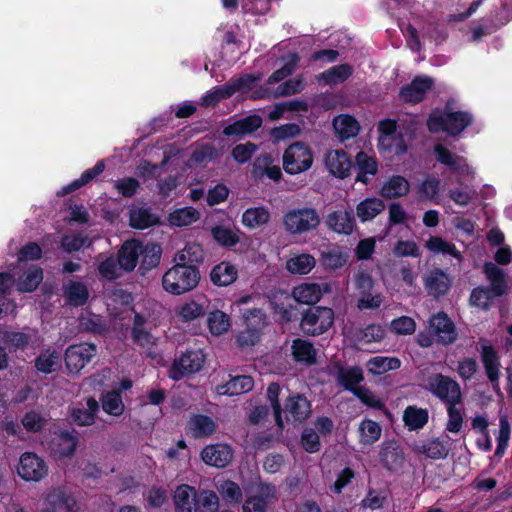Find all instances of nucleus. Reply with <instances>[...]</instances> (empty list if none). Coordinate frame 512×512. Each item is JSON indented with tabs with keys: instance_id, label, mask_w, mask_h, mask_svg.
Listing matches in <instances>:
<instances>
[{
	"instance_id": "c85d7f7f",
	"label": "nucleus",
	"mask_w": 512,
	"mask_h": 512,
	"mask_svg": "<svg viewBox=\"0 0 512 512\" xmlns=\"http://www.w3.org/2000/svg\"><path fill=\"white\" fill-rule=\"evenodd\" d=\"M196 490L188 484H181L176 488L173 496L176 512H195Z\"/></svg>"
},
{
	"instance_id": "2eb2a0df",
	"label": "nucleus",
	"mask_w": 512,
	"mask_h": 512,
	"mask_svg": "<svg viewBox=\"0 0 512 512\" xmlns=\"http://www.w3.org/2000/svg\"><path fill=\"white\" fill-rule=\"evenodd\" d=\"M234 451L228 444L216 443L205 446L201 453L202 461L216 468L227 467L233 459Z\"/></svg>"
},
{
	"instance_id": "774afa93",
	"label": "nucleus",
	"mask_w": 512,
	"mask_h": 512,
	"mask_svg": "<svg viewBox=\"0 0 512 512\" xmlns=\"http://www.w3.org/2000/svg\"><path fill=\"white\" fill-rule=\"evenodd\" d=\"M42 257V249L36 242H29L18 251L17 258L20 262L35 261Z\"/></svg>"
},
{
	"instance_id": "a19ab883",
	"label": "nucleus",
	"mask_w": 512,
	"mask_h": 512,
	"mask_svg": "<svg viewBox=\"0 0 512 512\" xmlns=\"http://www.w3.org/2000/svg\"><path fill=\"white\" fill-rule=\"evenodd\" d=\"M385 208L384 202L376 197L362 200L356 207V214L362 222L374 219Z\"/></svg>"
},
{
	"instance_id": "79ce46f5",
	"label": "nucleus",
	"mask_w": 512,
	"mask_h": 512,
	"mask_svg": "<svg viewBox=\"0 0 512 512\" xmlns=\"http://www.w3.org/2000/svg\"><path fill=\"white\" fill-rule=\"evenodd\" d=\"M401 361L396 357L375 356L367 361V371L372 375H381L388 371L397 370Z\"/></svg>"
},
{
	"instance_id": "4c0bfd02",
	"label": "nucleus",
	"mask_w": 512,
	"mask_h": 512,
	"mask_svg": "<svg viewBox=\"0 0 512 512\" xmlns=\"http://www.w3.org/2000/svg\"><path fill=\"white\" fill-rule=\"evenodd\" d=\"M189 429L195 438H204L216 431V424L211 417L196 414L189 421Z\"/></svg>"
},
{
	"instance_id": "aec40b11",
	"label": "nucleus",
	"mask_w": 512,
	"mask_h": 512,
	"mask_svg": "<svg viewBox=\"0 0 512 512\" xmlns=\"http://www.w3.org/2000/svg\"><path fill=\"white\" fill-rule=\"evenodd\" d=\"M141 261L139 266V273L144 276L146 273L160 264L162 257V247L158 243L148 242L144 244L141 241Z\"/></svg>"
},
{
	"instance_id": "0eeeda50",
	"label": "nucleus",
	"mask_w": 512,
	"mask_h": 512,
	"mask_svg": "<svg viewBox=\"0 0 512 512\" xmlns=\"http://www.w3.org/2000/svg\"><path fill=\"white\" fill-rule=\"evenodd\" d=\"M313 164L311 149L304 143L291 144L283 154V169L290 175L307 171Z\"/></svg>"
},
{
	"instance_id": "7c9ffc66",
	"label": "nucleus",
	"mask_w": 512,
	"mask_h": 512,
	"mask_svg": "<svg viewBox=\"0 0 512 512\" xmlns=\"http://www.w3.org/2000/svg\"><path fill=\"white\" fill-rule=\"evenodd\" d=\"M63 294L66 301L76 307L83 306L89 298L86 285L74 280H69L63 285Z\"/></svg>"
},
{
	"instance_id": "37998d69",
	"label": "nucleus",
	"mask_w": 512,
	"mask_h": 512,
	"mask_svg": "<svg viewBox=\"0 0 512 512\" xmlns=\"http://www.w3.org/2000/svg\"><path fill=\"white\" fill-rule=\"evenodd\" d=\"M195 512H216L219 509V497L213 490H196Z\"/></svg>"
},
{
	"instance_id": "9d476101",
	"label": "nucleus",
	"mask_w": 512,
	"mask_h": 512,
	"mask_svg": "<svg viewBox=\"0 0 512 512\" xmlns=\"http://www.w3.org/2000/svg\"><path fill=\"white\" fill-rule=\"evenodd\" d=\"M434 86V79L427 75H417L410 83L399 89V100L405 104L416 105L424 100Z\"/></svg>"
},
{
	"instance_id": "8fccbe9b",
	"label": "nucleus",
	"mask_w": 512,
	"mask_h": 512,
	"mask_svg": "<svg viewBox=\"0 0 512 512\" xmlns=\"http://www.w3.org/2000/svg\"><path fill=\"white\" fill-rule=\"evenodd\" d=\"M200 218V213L193 207L175 209L169 214L168 220L171 225L177 227L188 226Z\"/></svg>"
},
{
	"instance_id": "de8ad7c7",
	"label": "nucleus",
	"mask_w": 512,
	"mask_h": 512,
	"mask_svg": "<svg viewBox=\"0 0 512 512\" xmlns=\"http://www.w3.org/2000/svg\"><path fill=\"white\" fill-rule=\"evenodd\" d=\"M353 73L349 64L335 65L320 74V79L326 84L336 85L346 81Z\"/></svg>"
},
{
	"instance_id": "69168bd1",
	"label": "nucleus",
	"mask_w": 512,
	"mask_h": 512,
	"mask_svg": "<svg viewBox=\"0 0 512 512\" xmlns=\"http://www.w3.org/2000/svg\"><path fill=\"white\" fill-rule=\"evenodd\" d=\"M301 444L308 453H316L320 450L321 443L319 435L312 428H305L301 434Z\"/></svg>"
},
{
	"instance_id": "ea45409f",
	"label": "nucleus",
	"mask_w": 512,
	"mask_h": 512,
	"mask_svg": "<svg viewBox=\"0 0 512 512\" xmlns=\"http://www.w3.org/2000/svg\"><path fill=\"white\" fill-rule=\"evenodd\" d=\"M409 182L401 175H393L381 188V195L388 199L399 198L409 192Z\"/></svg>"
},
{
	"instance_id": "0e129e2a",
	"label": "nucleus",
	"mask_w": 512,
	"mask_h": 512,
	"mask_svg": "<svg viewBox=\"0 0 512 512\" xmlns=\"http://www.w3.org/2000/svg\"><path fill=\"white\" fill-rule=\"evenodd\" d=\"M114 187L123 197L131 198L137 193L140 187V182L134 177H124L122 179H118L115 182Z\"/></svg>"
},
{
	"instance_id": "6e6552de",
	"label": "nucleus",
	"mask_w": 512,
	"mask_h": 512,
	"mask_svg": "<svg viewBox=\"0 0 512 512\" xmlns=\"http://www.w3.org/2000/svg\"><path fill=\"white\" fill-rule=\"evenodd\" d=\"M447 336L448 314L441 311L431 316L428 330L420 331L416 336V342L423 348L430 347L433 343L448 345Z\"/></svg>"
},
{
	"instance_id": "c9c22d12",
	"label": "nucleus",
	"mask_w": 512,
	"mask_h": 512,
	"mask_svg": "<svg viewBox=\"0 0 512 512\" xmlns=\"http://www.w3.org/2000/svg\"><path fill=\"white\" fill-rule=\"evenodd\" d=\"M159 223L157 215L151 212L150 208H136L129 212V224L132 228L143 230Z\"/></svg>"
},
{
	"instance_id": "a211bd4d",
	"label": "nucleus",
	"mask_w": 512,
	"mask_h": 512,
	"mask_svg": "<svg viewBox=\"0 0 512 512\" xmlns=\"http://www.w3.org/2000/svg\"><path fill=\"white\" fill-rule=\"evenodd\" d=\"M210 302L204 295L197 296L180 305L177 308V315L184 323L192 322L206 315Z\"/></svg>"
},
{
	"instance_id": "4d7b16f0",
	"label": "nucleus",
	"mask_w": 512,
	"mask_h": 512,
	"mask_svg": "<svg viewBox=\"0 0 512 512\" xmlns=\"http://www.w3.org/2000/svg\"><path fill=\"white\" fill-rule=\"evenodd\" d=\"M281 392V387L278 383L272 382L267 387V398L270 402L271 408L273 410V414L275 417V422L279 428L284 427L283 419H282V407L279 401V395Z\"/></svg>"
},
{
	"instance_id": "f3484780",
	"label": "nucleus",
	"mask_w": 512,
	"mask_h": 512,
	"mask_svg": "<svg viewBox=\"0 0 512 512\" xmlns=\"http://www.w3.org/2000/svg\"><path fill=\"white\" fill-rule=\"evenodd\" d=\"M326 225L328 229L341 235H351L356 227V221L352 210H336L327 215Z\"/></svg>"
},
{
	"instance_id": "864d4df0",
	"label": "nucleus",
	"mask_w": 512,
	"mask_h": 512,
	"mask_svg": "<svg viewBox=\"0 0 512 512\" xmlns=\"http://www.w3.org/2000/svg\"><path fill=\"white\" fill-rule=\"evenodd\" d=\"M300 61V57L298 53H290L285 59L284 65L275 70L267 79V83L270 85L279 83L284 80L288 76L292 75L296 70V67Z\"/></svg>"
},
{
	"instance_id": "7ed1b4c3",
	"label": "nucleus",
	"mask_w": 512,
	"mask_h": 512,
	"mask_svg": "<svg viewBox=\"0 0 512 512\" xmlns=\"http://www.w3.org/2000/svg\"><path fill=\"white\" fill-rule=\"evenodd\" d=\"M283 224L290 234L301 235L315 230L320 224V216L312 207L291 209L284 214Z\"/></svg>"
},
{
	"instance_id": "f03ea898",
	"label": "nucleus",
	"mask_w": 512,
	"mask_h": 512,
	"mask_svg": "<svg viewBox=\"0 0 512 512\" xmlns=\"http://www.w3.org/2000/svg\"><path fill=\"white\" fill-rule=\"evenodd\" d=\"M300 329L307 336H319L334 323V311L329 307L312 305L302 313Z\"/></svg>"
},
{
	"instance_id": "b1692460",
	"label": "nucleus",
	"mask_w": 512,
	"mask_h": 512,
	"mask_svg": "<svg viewBox=\"0 0 512 512\" xmlns=\"http://www.w3.org/2000/svg\"><path fill=\"white\" fill-rule=\"evenodd\" d=\"M205 316H207L206 322L209 332L214 336H220L226 333L231 327L230 316L217 309L211 303Z\"/></svg>"
},
{
	"instance_id": "dca6fc26",
	"label": "nucleus",
	"mask_w": 512,
	"mask_h": 512,
	"mask_svg": "<svg viewBox=\"0 0 512 512\" xmlns=\"http://www.w3.org/2000/svg\"><path fill=\"white\" fill-rule=\"evenodd\" d=\"M141 254V241L138 239L126 240L117 252L119 269L132 272L138 264Z\"/></svg>"
},
{
	"instance_id": "c03bdc74",
	"label": "nucleus",
	"mask_w": 512,
	"mask_h": 512,
	"mask_svg": "<svg viewBox=\"0 0 512 512\" xmlns=\"http://www.w3.org/2000/svg\"><path fill=\"white\" fill-rule=\"evenodd\" d=\"M269 220L270 213L268 209L260 206L246 209L241 221L245 227L254 229L268 223Z\"/></svg>"
},
{
	"instance_id": "6ab92c4d",
	"label": "nucleus",
	"mask_w": 512,
	"mask_h": 512,
	"mask_svg": "<svg viewBox=\"0 0 512 512\" xmlns=\"http://www.w3.org/2000/svg\"><path fill=\"white\" fill-rule=\"evenodd\" d=\"M364 375L363 371L359 366L343 367L339 366L336 376L337 384L342 386L345 390L353 393L357 392V389H361L362 386L359 384L363 382Z\"/></svg>"
},
{
	"instance_id": "a18cd8bd",
	"label": "nucleus",
	"mask_w": 512,
	"mask_h": 512,
	"mask_svg": "<svg viewBox=\"0 0 512 512\" xmlns=\"http://www.w3.org/2000/svg\"><path fill=\"white\" fill-rule=\"evenodd\" d=\"M426 389L440 398L448 407V376L434 373L427 377Z\"/></svg>"
},
{
	"instance_id": "a878e982",
	"label": "nucleus",
	"mask_w": 512,
	"mask_h": 512,
	"mask_svg": "<svg viewBox=\"0 0 512 512\" xmlns=\"http://www.w3.org/2000/svg\"><path fill=\"white\" fill-rule=\"evenodd\" d=\"M238 278V270L228 261H222L215 265L210 272L211 282L220 287L229 286Z\"/></svg>"
},
{
	"instance_id": "9b49d317",
	"label": "nucleus",
	"mask_w": 512,
	"mask_h": 512,
	"mask_svg": "<svg viewBox=\"0 0 512 512\" xmlns=\"http://www.w3.org/2000/svg\"><path fill=\"white\" fill-rule=\"evenodd\" d=\"M18 475L25 481L38 482L48 473L45 461L33 452H25L19 459Z\"/></svg>"
},
{
	"instance_id": "f704fd0d",
	"label": "nucleus",
	"mask_w": 512,
	"mask_h": 512,
	"mask_svg": "<svg viewBox=\"0 0 512 512\" xmlns=\"http://www.w3.org/2000/svg\"><path fill=\"white\" fill-rule=\"evenodd\" d=\"M481 357L488 379L494 388L498 387L499 362L496 350L490 345H485L482 347Z\"/></svg>"
},
{
	"instance_id": "393cba45",
	"label": "nucleus",
	"mask_w": 512,
	"mask_h": 512,
	"mask_svg": "<svg viewBox=\"0 0 512 512\" xmlns=\"http://www.w3.org/2000/svg\"><path fill=\"white\" fill-rule=\"evenodd\" d=\"M98 411L99 402L94 397H88L86 408H73L70 412V419L78 426H90L95 423Z\"/></svg>"
},
{
	"instance_id": "cd10ccee",
	"label": "nucleus",
	"mask_w": 512,
	"mask_h": 512,
	"mask_svg": "<svg viewBox=\"0 0 512 512\" xmlns=\"http://www.w3.org/2000/svg\"><path fill=\"white\" fill-rule=\"evenodd\" d=\"M213 240L221 247L232 249L240 242L241 231L223 224L215 225L210 230Z\"/></svg>"
},
{
	"instance_id": "39448f33",
	"label": "nucleus",
	"mask_w": 512,
	"mask_h": 512,
	"mask_svg": "<svg viewBox=\"0 0 512 512\" xmlns=\"http://www.w3.org/2000/svg\"><path fill=\"white\" fill-rule=\"evenodd\" d=\"M205 360L206 355L201 349H187L174 359L169 370L170 378L179 381L186 376L199 372Z\"/></svg>"
},
{
	"instance_id": "09e8293b",
	"label": "nucleus",
	"mask_w": 512,
	"mask_h": 512,
	"mask_svg": "<svg viewBox=\"0 0 512 512\" xmlns=\"http://www.w3.org/2000/svg\"><path fill=\"white\" fill-rule=\"evenodd\" d=\"M320 261L325 269L337 270L346 265L348 254L340 247H335L329 251H322Z\"/></svg>"
},
{
	"instance_id": "423d86ee",
	"label": "nucleus",
	"mask_w": 512,
	"mask_h": 512,
	"mask_svg": "<svg viewBox=\"0 0 512 512\" xmlns=\"http://www.w3.org/2000/svg\"><path fill=\"white\" fill-rule=\"evenodd\" d=\"M79 510L74 493L66 486H57L46 493L41 512H79Z\"/></svg>"
},
{
	"instance_id": "5701e85b",
	"label": "nucleus",
	"mask_w": 512,
	"mask_h": 512,
	"mask_svg": "<svg viewBox=\"0 0 512 512\" xmlns=\"http://www.w3.org/2000/svg\"><path fill=\"white\" fill-rule=\"evenodd\" d=\"M254 386V380L249 375H237L230 378L229 381L216 387L219 395L234 396L249 392Z\"/></svg>"
},
{
	"instance_id": "3c124183",
	"label": "nucleus",
	"mask_w": 512,
	"mask_h": 512,
	"mask_svg": "<svg viewBox=\"0 0 512 512\" xmlns=\"http://www.w3.org/2000/svg\"><path fill=\"white\" fill-rule=\"evenodd\" d=\"M59 364V354L55 350H44L34 360L36 370L43 374L54 372Z\"/></svg>"
},
{
	"instance_id": "20e7f679",
	"label": "nucleus",
	"mask_w": 512,
	"mask_h": 512,
	"mask_svg": "<svg viewBox=\"0 0 512 512\" xmlns=\"http://www.w3.org/2000/svg\"><path fill=\"white\" fill-rule=\"evenodd\" d=\"M266 318V313L261 308L246 310L243 314L245 328L236 336L237 344L243 348L258 343L266 326Z\"/></svg>"
},
{
	"instance_id": "bf43d9fd",
	"label": "nucleus",
	"mask_w": 512,
	"mask_h": 512,
	"mask_svg": "<svg viewBox=\"0 0 512 512\" xmlns=\"http://www.w3.org/2000/svg\"><path fill=\"white\" fill-rule=\"evenodd\" d=\"M82 331L96 335H104L108 332L107 324L100 316L92 314L89 317H81L79 320Z\"/></svg>"
},
{
	"instance_id": "49530a36",
	"label": "nucleus",
	"mask_w": 512,
	"mask_h": 512,
	"mask_svg": "<svg viewBox=\"0 0 512 512\" xmlns=\"http://www.w3.org/2000/svg\"><path fill=\"white\" fill-rule=\"evenodd\" d=\"M100 401L105 413L116 417L123 414L125 406L119 391L111 390L104 393Z\"/></svg>"
},
{
	"instance_id": "4468645a",
	"label": "nucleus",
	"mask_w": 512,
	"mask_h": 512,
	"mask_svg": "<svg viewBox=\"0 0 512 512\" xmlns=\"http://www.w3.org/2000/svg\"><path fill=\"white\" fill-rule=\"evenodd\" d=\"M324 164L331 175L339 179L350 176L353 162L343 149L329 150L325 153Z\"/></svg>"
},
{
	"instance_id": "052dcab7",
	"label": "nucleus",
	"mask_w": 512,
	"mask_h": 512,
	"mask_svg": "<svg viewBox=\"0 0 512 512\" xmlns=\"http://www.w3.org/2000/svg\"><path fill=\"white\" fill-rule=\"evenodd\" d=\"M493 297H495L493 292L487 287H476L472 290L470 303L473 306L487 310L491 305Z\"/></svg>"
},
{
	"instance_id": "680f3d73",
	"label": "nucleus",
	"mask_w": 512,
	"mask_h": 512,
	"mask_svg": "<svg viewBox=\"0 0 512 512\" xmlns=\"http://www.w3.org/2000/svg\"><path fill=\"white\" fill-rule=\"evenodd\" d=\"M21 423L27 432L38 433L44 428L46 420L40 413L31 410L24 414Z\"/></svg>"
},
{
	"instance_id": "5fc2aeb1",
	"label": "nucleus",
	"mask_w": 512,
	"mask_h": 512,
	"mask_svg": "<svg viewBox=\"0 0 512 512\" xmlns=\"http://www.w3.org/2000/svg\"><path fill=\"white\" fill-rule=\"evenodd\" d=\"M381 426L378 422L371 419H364L359 425L360 442L364 445H372L381 436Z\"/></svg>"
},
{
	"instance_id": "13d9d810",
	"label": "nucleus",
	"mask_w": 512,
	"mask_h": 512,
	"mask_svg": "<svg viewBox=\"0 0 512 512\" xmlns=\"http://www.w3.org/2000/svg\"><path fill=\"white\" fill-rule=\"evenodd\" d=\"M176 257L180 262L197 266L204 261V250L200 244L189 243Z\"/></svg>"
},
{
	"instance_id": "ddd939ff",
	"label": "nucleus",
	"mask_w": 512,
	"mask_h": 512,
	"mask_svg": "<svg viewBox=\"0 0 512 512\" xmlns=\"http://www.w3.org/2000/svg\"><path fill=\"white\" fill-rule=\"evenodd\" d=\"M379 461L390 472H398L403 468L405 454L403 447L396 440H386L379 451Z\"/></svg>"
},
{
	"instance_id": "58836bf2",
	"label": "nucleus",
	"mask_w": 512,
	"mask_h": 512,
	"mask_svg": "<svg viewBox=\"0 0 512 512\" xmlns=\"http://www.w3.org/2000/svg\"><path fill=\"white\" fill-rule=\"evenodd\" d=\"M429 420L428 410L417 406H407L403 413L405 426L410 430H419L423 428Z\"/></svg>"
},
{
	"instance_id": "338daca9",
	"label": "nucleus",
	"mask_w": 512,
	"mask_h": 512,
	"mask_svg": "<svg viewBox=\"0 0 512 512\" xmlns=\"http://www.w3.org/2000/svg\"><path fill=\"white\" fill-rule=\"evenodd\" d=\"M30 339V335L19 331L6 332L4 335L5 343L14 350H24L29 345Z\"/></svg>"
},
{
	"instance_id": "1a4fd4ad",
	"label": "nucleus",
	"mask_w": 512,
	"mask_h": 512,
	"mask_svg": "<svg viewBox=\"0 0 512 512\" xmlns=\"http://www.w3.org/2000/svg\"><path fill=\"white\" fill-rule=\"evenodd\" d=\"M97 354L93 343L72 344L64 354L65 365L70 374H78Z\"/></svg>"
},
{
	"instance_id": "e2e57ef3",
	"label": "nucleus",
	"mask_w": 512,
	"mask_h": 512,
	"mask_svg": "<svg viewBox=\"0 0 512 512\" xmlns=\"http://www.w3.org/2000/svg\"><path fill=\"white\" fill-rule=\"evenodd\" d=\"M118 270V261L113 255H110L98 265L100 276L108 281H114L120 277Z\"/></svg>"
},
{
	"instance_id": "f257e3e1",
	"label": "nucleus",
	"mask_w": 512,
	"mask_h": 512,
	"mask_svg": "<svg viewBox=\"0 0 512 512\" xmlns=\"http://www.w3.org/2000/svg\"><path fill=\"white\" fill-rule=\"evenodd\" d=\"M200 281L198 266L178 261L162 276L163 289L175 296H179L193 290Z\"/></svg>"
},
{
	"instance_id": "2f4dec72",
	"label": "nucleus",
	"mask_w": 512,
	"mask_h": 512,
	"mask_svg": "<svg viewBox=\"0 0 512 512\" xmlns=\"http://www.w3.org/2000/svg\"><path fill=\"white\" fill-rule=\"evenodd\" d=\"M146 323L147 319L144 315L135 313L131 329V339L135 345L142 348L148 347L154 343L151 332L145 327Z\"/></svg>"
},
{
	"instance_id": "412c9836",
	"label": "nucleus",
	"mask_w": 512,
	"mask_h": 512,
	"mask_svg": "<svg viewBox=\"0 0 512 512\" xmlns=\"http://www.w3.org/2000/svg\"><path fill=\"white\" fill-rule=\"evenodd\" d=\"M483 272L487 280L490 282V287L488 289L493 292L495 297H500L507 292L508 286L503 269L493 262H485L483 265Z\"/></svg>"
},
{
	"instance_id": "473e14b6",
	"label": "nucleus",
	"mask_w": 512,
	"mask_h": 512,
	"mask_svg": "<svg viewBox=\"0 0 512 512\" xmlns=\"http://www.w3.org/2000/svg\"><path fill=\"white\" fill-rule=\"evenodd\" d=\"M447 274L440 269H433L424 279V286L429 295L439 297L448 290Z\"/></svg>"
},
{
	"instance_id": "e433bc0d",
	"label": "nucleus",
	"mask_w": 512,
	"mask_h": 512,
	"mask_svg": "<svg viewBox=\"0 0 512 512\" xmlns=\"http://www.w3.org/2000/svg\"><path fill=\"white\" fill-rule=\"evenodd\" d=\"M55 453L60 457H71L76 451L78 438L69 431H60L52 440Z\"/></svg>"
},
{
	"instance_id": "603ef678",
	"label": "nucleus",
	"mask_w": 512,
	"mask_h": 512,
	"mask_svg": "<svg viewBox=\"0 0 512 512\" xmlns=\"http://www.w3.org/2000/svg\"><path fill=\"white\" fill-rule=\"evenodd\" d=\"M316 261L310 254H300L290 258L286 263L287 270L292 274L306 275L314 267Z\"/></svg>"
},
{
	"instance_id": "72a5a7b5",
	"label": "nucleus",
	"mask_w": 512,
	"mask_h": 512,
	"mask_svg": "<svg viewBox=\"0 0 512 512\" xmlns=\"http://www.w3.org/2000/svg\"><path fill=\"white\" fill-rule=\"evenodd\" d=\"M290 296L285 293L282 295V298H275L272 302V309L275 315L279 316L282 322H292L297 319V304L294 301H290L287 298Z\"/></svg>"
},
{
	"instance_id": "c756f323",
	"label": "nucleus",
	"mask_w": 512,
	"mask_h": 512,
	"mask_svg": "<svg viewBox=\"0 0 512 512\" xmlns=\"http://www.w3.org/2000/svg\"><path fill=\"white\" fill-rule=\"evenodd\" d=\"M292 355L296 362L307 366L314 365L317 361V352L314 345L308 340L297 338L292 342Z\"/></svg>"
},
{
	"instance_id": "4be33fe9",
	"label": "nucleus",
	"mask_w": 512,
	"mask_h": 512,
	"mask_svg": "<svg viewBox=\"0 0 512 512\" xmlns=\"http://www.w3.org/2000/svg\"><path fill=\"white\" fill-rule=\"evenodd\" d=\"M322 291L320 285L317 283H304L294 287L291 296H287L290 301L296 302V304H307L309 306L314 305L320 300Z\"/></svg>"
},
{
	"instance_id": "bb28decb",
	"label": "nucleus",
	"mask_w": 512,
	"mask_h": 512,
	"mask_svg": "<svg viewBox=\"0 0 512 512\" xmlns=\"http://www.w3.org/2000/svg\"><path fill=\"white\" fill-rule=\"evenodd\" d=\"M357 174L355 181L368 184L370 177L378 172V163L374 157L368 156L364 151H359L355 157Z\"/></svg>"
},
{
	"instance_id": "6e6d98bb",
	"label": "nucleus",
	"mask_w": 512,
	"mask_h": 512,
	"mask_svg": "<svg viewBox=\"0 0 512 512\" xmlns=\"http://www.w3.org/2000/svg\"><path fill=\"white\" fill-rule=\"evenodd\" d=\"M43 280V270L40 267H34L20 277L17 289L23 293L35 291Z\"/></svg>"
},
{
	"instance_id": "f8f14e48",
	"label": "nucleus",
	"mask_w": 512,
	"mask_h": 512,
	"mask_svg": "<svg viewBox=\"0 0 512 512\" xmlns=\"http://www.w3.org/2000/svg\"><path fill=\"white\" fill-rule=\"evenodd\" d=\"M282 412L287 422L303 423L312 412L311 402L303 394H291L285 400Z\"/></svg>"
}]
</instances>
